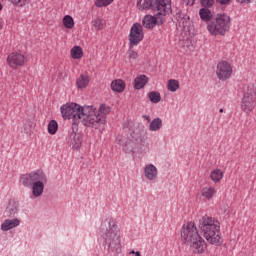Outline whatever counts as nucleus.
<instances>
[{
	"instance_id": "1",
	"label": "nucleus",
	"mask_w": 256,
	"mask_h": 256,
	"mask_svg": "<svg viewBox=\"0 0 256 256\" xmlns=\"http://www.w3.org/2000/svg\"><path fill=\"white\" fill-rule=\"evenodd\" d=\"M60 111L63 119H72V129L75 131L79 123H82L84 127L99 129L100 125H105L111 108L101 104L97 110L94 106H81L72 102L62 105Z\"/></svg>"
},
{
	"instance_id": "22",
	"label": "nucleus",
	"mask_w": 256,
	"mask_h": 256,
	"mask_svg": "<svg viewBox=\"0 0 256 256\" xmlns=\"http://www.w3.org/2000/svg\"><path fill=\"white\" fill-rule=\"evenodd\" d=\"M149 131L155 133L157 131H161L163 129V120L161 118H154L149 124Z\"/></svg>"
},
{
	"instance_id": "42",
	"label": "nucleus",
	"mask_w": 256,
	"mask_h": 256,
	"mask_svg": "<svg viewBox=\"0 0 256 256\" xmlns=\"http://www.w3.org/2000/svg\"><path fill=\"white\" fill-rule=\"evenodd\" d=\"M3 9V5H1V3H0V11Z\"/></svg>"
},
{
	"instance_id": "26",
	"label": "nucleus",
	"mask_w": 256,
	"mask_h": 256,
	"mask_svg": "<svg viewBox=\"0 0 256 256\" xmlns=\"http://www.w3.org/2000/svg\"><path fill=\"white\" fill-rule=\"evenodd\" d=\"M70 146L72 149H80L81 148V136L79 134H73V138L70 142Z\"/></svg>"
},
{
	"instance_id": "8",
	"label": "nucleus",
	"mask_w": 256,
	"mask_h": 256,
	"mask_svg": "<svg viewBox=\"0 0 256 256\" xmlns=\"http://www.w3.org/2000/svg\"><path fill=\"white\" fill-rule=\"evenodd\" d=\"M144 37L143 26L139 23L133 24L129 33L130 47H137V45L143 41Z\"/></svg>"
},
{
	"instance_id": "24",
	"label": "nucleus",
	"mask_w": 256,
	"mask_h": 256,
	"mask_svg": "<svg viewBox=\"0 0 256 256\" xmlns=\"http://www.w3.org/2000/svg\"><path fill=\"white\" fill-rule=\"evenodd\" d=\"M62 25L65 29H73L75 27V20L71 17V15H65L62 18Z\"/></svg>"
},
{
	"instance_id": "30",
	"label": "nucleus",
	"mask_w": 256,
	"mask_h": 256,
	"mask_svg": "<svg viewBox=\"0 0 256 256\" xmlns=\"http://www.w3.org/2000/svg\"><path fill=\"white\" fill-rule=\"evenodd\" d=\"M191 25V21H189V17L184 16L183 18L180 19L179 21V26L183 27V29H187Z\"/></svg>"
},
{
	"instance_id": "35",
	"label": "nucleus",
	"mask_w": 256,
	"mask_h": 256,
	"mask_svg": "<svg viewBox=\"0 0 256 256\" xmlns=\"http://www.w3.org/2000/svg\"><path fill=\"white\" fill-rule=\"evenodd\" d=\"M236 3L240 5H249V3H253V0H236Z\"/></svg>"
},
{
	"instance_id": "14",
	"label": "nucleus",
	"mask_w": 256,
	"mask_h": 256,
	"mask_svg": "<svg viewBox=\"0 0 256 256\" xmlns=\"http://www.w3.org/2000/svg\"><path fill=\"white\" fill-rule=\"evenodd\" d=\"M143 174L147 181H157L159 170L157 169V166L153 164H146L143 169Z\"/></svg>"
},
{
	"instance_id": "23",
	"label": "nucleus",
	"mask_w": 256,
	"mask_h": 256,
	"mask_svg": "<svg viewBox=\"0 0 256 256\" xmlns=\"http://www.w3.org/2000/svg\"><path fill=\"white\" fill-rule=\"evenodd\" d=\"M83 48L81 46H74L70 49V57L75 60L83 59Z\"/></svg>"
},
{
	"instance_id": "34",
	"label": "nucleus",
	"mask_w": 256,
	"mask_h": 256,
	"mask_svg": "<svg viewBox=\"0 0 256 256\" xmlns=\"http://www.w3.org/2000/svg\"><path fill=\"white\" fill-rule=\"evenodd\" d=\"M202 7H213L215 0H200Z\"/></svg>"
},
{
	"instance_id": "16",
	"label": "nucleus",
	"mask_w": 256,
	"mask_h": 256,
	"mask_svg": "<svg viewBox=\"0 0 256 256\" xmlns=\"http://www.w3.org/2000/svg\"><path fill=\"white\" fill-rule=\"evenodd\" d=\"M19 225H21V220L19 218L6 219L1 224V230L11 231V229H15V227H19Z\"/></svg>"
},
{
	"instance_id": "17",
	"label": "nucleus",
	"mask_w": 256,
	"mask_h": 256,
	"mask_svg": "<svg viewBox=\"0 0 256 256\" xmlns=\"http://www.w3.org/2000/svg\"><path fill=\"white\" fill-rule=\"evenodd\" d=\"M89 83H91V76L89 73L80 74V76L76 79L77 89H86Z\"/></svg>"
},
{
	"instance_id": "40",
	"label": "nucleus",
	"mask_w": 256,
	"mask_h": 256,
	"mask_svg": "<svg viewBox=\"0 0 256 256\" xmlns=\"http://www.w3.org/2000/svg\"><path fill=\"white\" fill-rule=\"evenodd\" d=\"M136 253L135 250L130 251V255H135Z\"/></svg>"
},
{
	"instance_id": "9",
	"label": "nucleus",
	"mask_w": 256,
	"mask_h": 256,
	"mask_svg": "<svg viewBox=\"0 0 256 256\" xmlns=\"http://www.w3.org/2000/svg\"><path fill=\"white\" fill-rule=\"evenodd\" d=\"M233 75V66L225 60L220 61L216 66V77L219 81H227Z\"/></svg>"
},
{
	"instance_id": "32",
	"label": "nucleus",
	"mask_w": 256,
	"mask_h": 256,
	"mask_svg": "<svg viewBox=\"0 0 256 256\" xmlns=\"http://www.w3.org/2000/svg\"><path fill=\"white\" fill-rule=\"evenodd\" d=\"M114 0H96L95 5L96 7H107V5H111Z\"/></svg>"
},
{
	"instance_id": "4",
	"label": "nucleus",
	"mask_w": 256,
	"mask_h": 256,
	"mask_svg": "<svg viewBox=\"0 0 256 256\" xmlns=\"http://www.w3.org/2000/svg\"><path fill=\"white\" fill-rule=\"evenodd\" d=\"M198 227L203 234L204 239L210 245H223V236L221 235V222L215 217L204 215L199 219Z\"/></svg>"
},
{
	"instance_id": "21",
	"label": "nucleus",
	"mask_w": 256,
	"mask_h": 256,
	"mask_svg": "<svg viewBox=\"0 0 256 256\" xmlns=\"http://www.w3.org/2000/svg\"><path fill=\"white\" fill-rule=\"evenodd\" d=\"M149 82V78L146 75H139L134 80V89H143Z\"/></svg>"
},
{
	"instance_id": "12",
	"label": "nucleus",
	"mask_w": 256,
	"mask_h": 256,
	"mask_svg": "<svg viewBox=\"0 0 256 256\" xmlns=\"http://www.w3.org/2000/svg\"><path fill=\"white\" fill-rule=\"evenodd\" d=\"M45 185H47V175L45 173L38 178V180L31 186L32 187V195L36 199L43 195V191H45Z\"/></svg>"
},
{
	"instance_id": "37",
	"label": "nucleus",
	"mask_w": 256,
	"mask_h": 256,
	"mask_svg": "<svg viewBox=\"0 0 256 256\" xmlns=\"http://www.w3.org/2000/svg\"><path fill=\"white\" fill-rule=\"evenodd\" d=\"M186 5H195V0H183Z\"/></svg>"
},
{
	"instance_id": "31",
	"label": "nucleus",
	"mask_w": 256,
	"mask_h": 256,
	"mask_svg": "<svg viewBox=\"0 0 256 256\" xmlns=\"http://www.w3.org/2000/svg\"><path fill=\"white\" fill-rule=\"evenodd\" d=\"M12 5L15 7H25L27 3H29V0H9Z\"/></svg>"
},
{
	"instance_id": "41",
	"label": "nucleus",
	"mask_w": 256,
	"mask_h": 256,
	"mask_svg": "<svg viewBox=\"0 0 256 256\" xmlns=\"http://www.w3.org/2000/svg\"><path fill=\"white\" fill-rule=\"evenodd\" d=\"M219 113H223V108H220Z\"/></svg>"
},
{
	"instance_id": "33",
	"label": "nucleus",
	"mask_w": 256,
	"mask_h": 256,
	"mask_svg": "<svg viewBox=\"0 0 256 256\" xmlns=\"http://www.w3.org/2000/svg\"><path fill=\"white\" fill-rule=\"evenodd\" d=\"M128 57L129 59H137L139 57V53L133 50V47H131V44H129Z\"/></svg>"
},
{
	"instance_id": "10",
	"label": "nucleus",
	"mask_w": 256,
	"mask_h": 256,
	"mask_svg": "<svg viewBox=\"0 0 256 256\" xmlns=\"http://www.w3.org/2000/svg\"><path fill=\"white\" fill-rule=\"evenodd\" d=\"M27 63V56L20 52H12L7 57V65L10 69H19Z\"/></svg>"
},
{
	"instance_id": "25",
	"label": "nucleus",
	"mask_w": 256,
	"mask_h": 256,
	"mask_svg": "<svg viewBox=\"0 0 256 256\" xmlns=\"http://www.w3.org/2000/svg\"><path fill=\"white\" fill-rule=\"evenodd\" d=\"M179 87H180L179 80H175V79L168 80L167 89L171 93H175V92L179 91Z\"/></svg>"
},
{
	"instance_id": "13",
	"label": "nucleus",
	"mask_w": 256,
	"mask_h": 256,
	"mask_svg": "<svg viewBox=\"0 0 256 256\" xmlns=\"http://www.w3.org/2000/svg\"><path fill=\"white\" fill-rule=\"evenodd\" d=\"M44 174L42 171L31 172L28 174H24L20 177V183L24 185V187H31L35 184L39 178Z\"/></svg>"
},
{
	"instance_id": "3",
	"label": "nucleus",
	"mask_w": 256,
	"mask_h": 256,
	"mask_svg": "<svg viewBox=\"0 0 256 256\" xmlns=\"http://www.w3.org/2000/svg\"><path fill=\"white\" fill-rule=\"evenodd\" d=\"M180 237L182 243L189 245L191 251L196 253V255H203V253H205L207 243L199 234V230L197 229V224H195V222L190 221L183 224L180 231Z\"/></svg>"
},
{
	"instance_id": "19",
	"label": "nucleus",
	"mask_w": 256,
	"mask_h": 256,
	"mask_svg": "<svg viewBox=\"0 0 256 256\" xmlns=\"http://www.w3.org/2000/svg\"><path fill=\"white\" fill-rule=\"evenodd\" d=\"M209 177L215 184L221 183L223 177H225V172L222 169L216 168L210 172Z\"/></svg>"
},
{
	"instance_id": "15",
	"label": "nucleus",
	"mask_w": 256,
	"mask_h": 256,
	"mask_svg": "<svg viewBox=\"0 0 256 256\" xmlns=\"http://www.w3.org/2000/svg\"><path fill=\"white\" fill-rule=\"evenodd\" d=\"M19 200L11 198L6 205V213L8 217H15L19 213Z\"/></svg>"
},
{
	"instance_id": "2",
	"label": "nucleus",
	"mask_w": 256,
	"mask_h": 256,
	"mask_svg": "<svg viewBox=\"0 0 256 256\" xmlns=\"http://www.w3.org/2000/svg\"><path fill=\"white\" fill-rule=\"evenodd\" d=\"M202 21H210L207 24V31L212 37H223L231 29V17L227 14H217L213 18L211 10L202 8L199 11ZM213 18V20H211Z\"/></svg>"
},
{
	"instance_id": "27",
	"label": "nucleus",
	"mask_w": 256,
	"mask_h": 256,
	"mask_svg": "<svg viewBox=\"0 0 256 256\" xmlns=\"http://www.w3.org/2000/svg\"><path fill=\"white\" fill-rule=\"evenodd\" d=\"M92 27L96 29V31H101L103 27H105V20L101 18H96L92 21Z\"/></svg>"
},
{
	"instance_id": "36",
	"label": "nucleus",
	"mask_w": 256,
	"mask_h": 256,
	"mask_svg": "<svg viewBox=\"0 0 256 256\" xmlns=\"http://www.w3.org/2000/svg\"><path fill=\"white\" fill-rule=\"evenodd\" d=\"M217 3H220V5H229L231 3V0H216Z\"/></svg>"
},
{
	"instance_id": "7",
	"label": "nucleus",
	"mask_w": 256,
	"mask_h": 256,
	"mask_svg": "<svg viewBox=\"0 0 256 256\" xmlns=\"http://www.w3.org/2000/svg\"><path fill=\"white\" fill-rule=\"evenodd\" d=\"M256 107V85L250 84L247 90L244 92L240 101V109L246 115H250L255 111Z\"/></svg>"
},
{
	"instance_id": "6",
	"label": "nucleus",
	"mask_w": 256,
	"mask_h": 256,
	"mask_svg": "<svg viewBox=\"0 0 256 256\" xmlns=\"http://www.w3.org/2000/svg\"><path fill=\"white\" fill-rule=\"evenodd\" d=\"M136 7L139 11H158L159 15L171 13V0H136Z\"/></svg>"
},
{
	"instance_id": "28",
	"label": "nucleus",
	"mask_w": 256,
	"mask_h": 256,
	"mask_svg": "<svg viewBox=\"0 0 256 256\" xmlns=\"http://www.w3.org/2000/svg\"><path fill=\"white\" fill-rule=\"evenodd\" d=\"M148 99H150L151 103H159L161 101V93L152 91L148 93Z\"/></svg>"
},
{
	"instance_id": "5",
	"label": "nucleus",
	"mask_w": 256,
	"mask_h": 256,
	"mask_svg": "<svg viewBox=\"0 0 256 256\" xmlns=\"http://www.w3.org/2000/svg\"><path fill=\"white\" fill-rule=\"evenodd\" d=\"M102 237L112 253H121V230L113 220H106L101 225Z\"/></svg>"
},
{
	"instance_id": "38",
	"label": "nucleus",
	"mask_w": 256,
	"mask_h": 256,
	"mask_svg": "<svg viewBox=\"0 0 256 256\" xmlns=\"http://www.w3.org/2000/svg\"><path fill=\"white\" fill-rule=\"evenodd\" d=\"M144 117V119L146 120V121H151V117H149V116H143Z\"/></svg>"
},
{
	"instance_id": "18",
	"label": "nucleus",
	"mask_w": 256,
	"mask_h": 256,
	"mask_svg": "<svg viewBox=\"0 0 256 256\" xmlns=\"http://www.w3.org/2000/svg\"><path fill=\"white\" fill-rule=\"evenodd\" d=\"M215 195H217V189L213 186H206L201 190V196L205 201H211Z\"/></svg>"
},
{
	"instance_id": "29",
	"label": "nucleus",
	"mask_w": 256,
	"mask_h": 256,
	"mask_svg": "<svg viewBox=\"0 0 256 256\" xmlns=\"http://www.w3.org/2000/svg\"><path fill=\"white\" fill-rule=\"evenodd\" d=\"M57 129H59V124H57V121L51 120L48 124V133L50 135H55V133H57Z\"/></svg>"
},
{
	"instance_id": "11",
	"label": "nucleus",
	"mask_w": 256,
	"mask_h": 256,
	"mask_svg": "<svg viewBox=\"0 0 256 256\" xmlns=\"http://www.w3.org/2000/svg\"><path fill=\"white\" fill-rule=\"evenodd\" d=\"M163 17L165 15H161L159 12L155 16L146 15L142 20V25H144L145 29H155L157 25H163Z\"/></svg>"
},
{
	"instance_id": "20",
	"label": "nucleus",
	"mask_w": 256,
	"mask_h": 256,
	"mask_svg": "<svg viewBox=\"0 0 256 256\" xmlns=\"http://www.w3.org/2000/svg\"><path fill=\"white\" fill-rule=\"evenodd\" d=\"M125 87V81L122 79H117L111 82V89L114 93H123V91H125Z\"/></svg>"
},
{
	"instance_id": "39",
	"label": "nucleus",
	"mask_w": 256,
	"mask_h": 256,
	"mask_svg": "<svg viewBox=\"0 0 256 256\" xmlns=\"http://www.w3.org/2000/svg\"><path fill=\"white\" fill-rule=\"evenodd\" d=\"M135 256H141V252L136 251V253L134 254Z\"/></svg>"
}]
</instances>
